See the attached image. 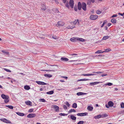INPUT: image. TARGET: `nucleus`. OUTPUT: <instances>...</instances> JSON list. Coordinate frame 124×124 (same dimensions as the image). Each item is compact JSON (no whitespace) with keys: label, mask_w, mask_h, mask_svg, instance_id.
<instances>
[{"label":"nucleus","mask_w":124,"mask_h":124,"mask_svg":"<svg viewBox=\"0 0 124 124\" xmlns=\"http://www.w3.org/2000/svg\"><path fill=\"white\" fill-rule=\"evenodd\" d=\"M78 7L79 10H80L82 8L84 11L86 10V4L85 2H83L81 3L80 2H78Z\"/></svg>","instance_id":"nucleus-1"},{"label":"nucleus","mask_w":124,"mask_h":124,"mask_svg":"<svg viewBox=\"0 0 124 124\" xmlns=\"http://www.w3.org/2000/svg\"><path fill=\"white\" fill-rule=\"evenodd\" d=\"M98 16L96 15H91L90 16V18L92 20H94L97 19Z\"/></svg>","instance_id":"nucleus-2"},{"label":"nucleus","mask_w":124,"mask_h":124,"mask_svg":"<svg viewBox=\"0 0 124 124\" xmlns=\"http://www.w3.org/2000/svg\"><path fill=\"white\" fill-rule=\"evenodd\" d=\"M0 120L1 121L7 123L11 124V123L10 121L8 120L5 118L0 119Z\"/></svg>","instance_id":"nucleus-3"},{"label":"nucleus","mask_w":124,"mask_h":124,"mask_svg":"<svg viewBox=\"0 0 124 124\" xmlns=\"http://www.w3.org/2000/svg\"><path fill=\"white\" fill-rule=\"evenodd\" d=\"M87 114L88 113L87 112H85L83 113H77V115L78 116H86Z\"/></svg>","instance_id":"nucleus-4"},{"label":"nucleus","mask_w":124,"mask_h":124,"mask_svg":"<svg viewBox=\"0 0 124 124\" xmlns=\"http://www.w3.org/2000/svg\"><path fill=\"white\" fill-rule=\"evenodd\" d=\"M53 109L55 110V112H58L59 110V107L57 106L56 105H54L53 106Z\"/></svg>","instance_id":"nucleus-5"},{"label":"nucleus","mask_w":124,"mask_h":124,"mask_svg":"<svg viewBox=\"0 0 124 124\" xmlns=\"http://www.w3.org/2000/svg\"><path fill=\"white\" fill-rule=\"evenodd\" d=\"M69 4L71 8H73L74 4V1L73 0H70Z\"/></svg>","instance_id":"nucleus-6"},{"label":"nucleus","mask_w":124,"mask_h":124,"mask_svg":"<svg viewBox=\"0 0 124 124\" xmlns=\"http://www.w3.org/2000/svg\"><path fill=\"white\" fill-rule=\"evenodd\" d=\"M36 116V114H30L28 115L27 117L28 118H32L35 117Z\"/></svg>","instance_id":"nucleus-7"},{"label":"nucleus","mask_w":124,"mask_h":124,"mask_svg":"<svg viewBox=\"0 0 124 124\" xmlns=\"http://www.w3.org/2000/svg\"><path fill=\"white\" fill-rule=\"evenodd\" d=\"M1 97L4 99H8L9 96L7 95H6L4 94H2L1 95Z\"/></svg>","instance_id":"nucleus-8"},{"label":"nucleus","mask_w":124,"mask_h":124,"mask_svg":"<svg viewBox=\"0 0 124 124\" xmlns=\"http://www.w3.org/2000/svg\"><path fill=\"white\" fill-rule=\"evenodd\" d=\"M39 85H45L47 84L43 82L36 81V82Z\"/></svg>","instance_id":"nucleus-9"},{"label":"nucleus","mask_w":124,"mask_h":124,"mask_svg":"<svg viewBox=\"0 0 124 124\" xmlns=\"http://www.w3.org/2000/svg\"><path fill=\"white\" fill-rule=\"evenodd\" d=\"M78 38L73 37L71 38L70 40L72 42H74L77 41Z\"/></svg>","instance_id":"nucleus-10"},{"label":"nucleus","mask_w":124,"mask_h":124,"mask_svg":"<svg viewBox=\"0 0 124 124\" xmlns=\"http://www.w3.org/2000/svg\"><path fill=\"white\" fill-rule=\"evenodd\" d=\"M102 83L101 82H93L90 83H89L90 85H95L99 83Z\"/></svg>","instance_id":"nucleus-11"},{"label":"nucleus","mask_w":124,"mask_h":124,"mask_svg":"<svg viewBox=\"0 0 124 124\" xmlns=\"http://www.w3.org/2000/svg\"><path fill=\"white\" fill-rule=\"evenodd\" d=\"M87 94L86 93H83L82 92H79L77 93L76 94L78 96H80L81 95H86Z\"/></svg>","instance_id":"nucleus-12"},{"label":"nucleus","mask_w":124,"mask_h":124,"mask_svg":"<svg viewBox=\"0 0 124 124\" xmlns=\"http://www.w3.org/2000/svg\"><path fill=\"white\" fill-rule=\"evenodd\" d=\"M61 60L62 61H64L65 62H67L69 60V59L66 57H62L61 59Z\"/></svg>","instance_id":"nucleus-13"},{"label":"nucleus","mask_w":124,"mask_h":124,"mask_svg":"<svg viewBox=\"0 0 124 124\" xmlns=\"http://www.w3.org/2000/svg\"><path fill=\"white\" fill-rule=\"evenodd\" d=\"M1 52L5 55H9V52L6 50H1Z\"/></svg>","instance_id":"nucleus-14"},{"label":"nucleus","mask_w":124,"mask_h":124,"mask_svg":"<svg viewBox=\"0 0 124 124\" xmlns=\"http://www.w3.org/2000/svg\"><path fill=\"white\" fill-rule=\"evenodd\" d=\"M57 24L59 26H63L64 25V23L62 21H60L58 22Z\"/></svg>","instance_id":"nucleus-15"},{"label":"nucleus","mask_w":124,"mask_h":124,"mask_svg":"<svg viewBox=\"0 0 124 124\" xmlns=\"http://www.w3.org/2000/svg\"><path fill=\"white\" fill-rule=\"evenodd\" d=\"M108 104L110 107L113 106L114 105L113 103L111 101H109L108 102Z\"/></svg>","instance_id":"nucleus-16"},{"label":"nucleus","mask_w":124,"mask_h":124,"mask_svg":"<svg viewBox=\"0 0 124 124\" xmlns=\"http://www.w3.org/2000/svg\"><path fill=\"white\" fill-rule=\"evenodd\" d=\"M44 76L45 77L48 78H50L52 76V75L48 74H44Z\"/></svg>","instance_id":"nucleus-17"},{"label":"nucleus","mask_w":124,"mask_h":124,"mask_svg":"<svg viewBox=\"0 0 124 124\" xmlns=\"http://www.w3.org/2000/svg\"><path fill=\"white\" fill-rule=\"evenodd\" d=\"M25 103L28 105L31 106V102L30 101H25Z\"/></svg>","instance_id":"nucleus-18"},{"label":"nucleus","mask_w":124,"mask_h":124,"mask_svg":"<svg viewBox=\"0 0 124 124\" xmlns=\"http://www.w3.org/2000/svg\"><path fill=\"white\" fill-rule=\"evenodd\" d=\"M16 114L18 115L21 116H24V114L23 113H21L19 112H16Z\"/></svg>","instance_id":"nucleus-19"},{"label":"nucleus","mask_w":124,"mask_h":124,"mask_svg":"<svg viewBox=\"0 0 124 124\" xmlns=\"http://www.w3.org/2000/svg\"><path fill=\"white\" fill-rule=\"evenodd\" d=\"M94 118L95 119H99L100 118H101V115H99L97 116H95L94 117Z\"/></svg>","instance_id":"nucleus-20"},{"label":"nucleus","mask_w":124,"mask_h":124,"mask_svg":"<svg viewBox=\"0 0 124 124\" xmlns=\"http://www.w3.org/2000/svg\"><path fill=\"white\" fill-rule=\"evenodd\" d=\"M93 108L92 107L89 106L87 107V109L90 111H91L93 109Z\"/></svg>","instance_id":"nucleus-21"},{"label":"nucleus","mask_w":124,"mask_h":124,"mask_svg":"<svg viewBox=\"0 0 124 124\" xmlns=\"http://www.w3.org/2000/svg\"><path fill=\"white\" fill-rule=\"evenodd\" d=\"M24 88L25 89L28 90L30 89V86L28 85H26L24 86Z\"/></svg>","instance_id":"nucleus-22"},{"label":"nucleus","mask_w":124,"mask_h":124,"mask_svg":"<svg viewBox=\"0 0 124 124\" xmlns=\"http://www.w3.org/2000/svg\"><path fill=\"white\" fill-rule=\"evenodd\" d=\"M70 117L71 119L74 120H75L76 119V117L72 115H70Z\"/></svg>","instance_id":"nucleus-23"},{"label":"nucleus","mask_w":124,"mask_h":124,"mask_svg":"<svg viewBox=\"0 0 124 124\" xmlns=\"http://www.w3.org/2000/svg\"><path fill=\"white\" fill-rule=\"evenodd\" d=\"M78 21V19L75 20L73 22H71L70 23L71 24H74V25H76L77 23V21Z\"/></svg>","instance_id":"nucleus-24"},{"label":"nucleus","mask_w":124,"mask_h":124,"mask_svg":"<svg viewBox=\"0 0 124 124\" xmlns=\"http://www.w3.org/2000/svg\"><path fill=\"white\" fill-rule=\"evenodd\" d=\"M76 111L75 109H71L68 111V113H71L72 112H75Z\"/></svg>","instance_id":"nucleus-25"},{"label":"nucleus","mask_w":124,"mask_h":124,"mask_svg":"<svg viewBox=\"0 0 124 124\" xmlns=\"http://www.w3.org/2000/svg\"><path fill=\"white\" fill-rule=\"evenodd\" d=\"M77 41H78L83 42L85 41V39H83L78 38Z\"/></svg>","instance_id":"nucleus-26"},{"label":"nucleus","mask_w":124,"mask_h":124,"mask_svg":"<svg viewBox=\"0 0 124 124\" xmlns=\"http://www.w3.org/2000/svg\"><path fill=\"white\" fill-rule=\"evenodd\" d=\"M76 27L75 26H70V25L68 26L66 28L68 29H72L73 28H75Z\"/></svg>","instance_id":"nucleus-27"},{"label":"nucleus","mask_w":124,"mask_h":124,"mask_svg":"<svg viewBox=\"0 0 124 124\" xmlns=\"http://www.w3.org/2000/svg\"><path fill=\"white\" fill-rule=\"evenodd\" d=\"M90 79L86 78L78 80V81H88Z\"/></svg>","instance_id":"nucleus-28"},{"label":"nucleus","mask_w":124,"mask_h":124,"mask_svg":"<svg viewBox=\"0 0 124 124\" xmlns=\"http://www.w3.org/2000/svg\"><path fill=\"white\" fill-rule=\"evenodd\" d=\"M46 8L44 4L42 5L41 9L43 10H45L46 9Z\"/></svg>","instance_id":"nucleus-29"},{"label":"nucleus","mask_w":124,"mask_h":124,"mask_svg":"<svg viewBox=\"0 0 124 124\" xmlns=\"http://www.w3.org/2000/svg\"><path fill=\"white\" fill-rule=\"evenodd\" d=\"M72 107L73 108H76L77 107V103H74L72 105Z\"/></svg>","instance_id":"nucleus-30"},{"label":"nucleus","mask_w":124,"mask_h":124,"mask_svg":"<svg viewBox=\"0 0 124 124\" xmlns=\"http://www.w3.org/2000/svg\"><path fill=\"white\" fill-rule=\"evenodd\" d=\"M101 118H103L107 117L108 116V115L106 114H104L101 115Z\"/></svg>","instance_id":"nucleus-31"},{"label":"nucleus","mask_w":124,"mask_h":124,"mask_svg":"<svg viewBox=\"0 0 124 124\" xmlns=\"http://www.w3.org/2000/svg\"><path fill=\"white\" fill-rule=\"evenodd\" d=\"M54 93V92L53 91H51L46 92V94H52Z\"/></svg>","instance_id":"nucleus-32"},{"label":"nucleus","mask_w":124,"mask_h":124,"mask_svg":"<svg viewBox=\"0 0 124 124\" xmlns=\"http://www.w3.org/2000/svg\"><path fill=\"white\" fill-rule=\"evenodd\" d=\"M111 22L112 23H116V19L113 18L111 20Z\"/></svg>","instance_id":"nucleus-33"},{"label":"nucleus","mask_w":124,"mask_h":124,"mask_svg":"<svg viewBox=\"0 0 124 124\" xmlns=\"http://www.w3.org/2000/svg\"><path fill=\"white\" fill-rule=\"evenodd\" d=\"M109 38V37L108 36H104L103 37L102 39L103 40H105L107 39H108Z\"/></svg>","instance_id":"nucleus-34"},{"label":"nucleus","mask_w":124,"mask_h":124,"mask_svg":"<svg viewBox=\"0 0 124 124\" xmlns=\"http://www.w3.org/2000/svg\"><path fill=\"white\" fill-rule=\"evenodd\" d=\"M104 51H102L101 50H99L95 52V53L96 54H100L101 53H103L104 52Z\"/></svg>","instance_id":"nucleus-35"},{"label":"nucleus","mask_w":124,"mask_h":124,"mask_svg":"<svg viewBox=\"0 0 124 124\" xmlns=\"http://www.w3.org/2000/svg\"><path fill=\"white\" fill-rule=\"evenodd\" d=\"M6 106L11 109H13V107L11 105H7Z\"/></svg>","instance_id":"nucleus-36"},{"label":"nucleus","mask_w":124,"mask_h":124,"mask_svg":"<svg viewBox=\"0 0 124 124\" xmlns=\"http://www.w3.org/2000/svg\"><path fill=\"white\" fill-rule=\"evenodd\" d=\"M107 21L106 20H105L103 22V24L101 26V28H102L104 25V24L107 23Z\"/></svg>","instance_id":"nucleus-37"},{"label":"nucleus","mask_w":124,"mask_h":124,"mask_svg":"<svg viewBox=\"0 0 124 124\" xmlns=\"http://www.w3.org/2000/svg\"><path fill=\"white\" fill-rule=\"evenodd\" d=\"M113 85V84L112 83L110 82H108L107 83H106L105 85H108L109 86H110Z\"/></svg>","instance_id":"nucleus-38"},{"label":"nucleus","mask_w":124,"mask_h":124,"mask_svg":"<svg viewBox=\"0 0 124 124\" xmlns=\"http://www.w3.org/2000/svg\"><path fill=\"white\" fill-rule=\"evenodd\" d=\"M59 115L61 116H66L68 114H66L65 113H59Z\"/></svg>","instance_id":"nucleus-39"},{"label":"nucleus","mask_w":124,"mask_h":124,"mask_svg":"<svg viewBox=\"0 0 124 124\" xmlns=\"http://www.w3.org/2000/svg\"><path fill=\"white\" fill-rule=\"evenodd\" d=\"M39 101L43 102H46V100L44 98L40 99H39Z\"/></svg>","instance_id":"nucleus-40"},{"label":"nucleus","mask_w":124,"mask_h":124,"mask_svg":"<svg viewBox=\"0 0 124 124\" xmlns=\"http://www.w3.org/2000/svg\"><path fill=\"white\" fill-rule=\"evenodd\" d=\"M65 104L68 107H69L70 106V104L69 103L68 101H66L65 103Z\"/></svg>","instance_id":"nucleus-41"},{"label":"nucleus","mask_w":124,"mask_h":124,"mask_svg":"<svg viewBox=\"0 0 124 124\" xmlns=\"http://www.w3.org/2000/svg\"><path fill=\"white\" fill-rule=\"evenodd\" d=\"M121 107L122 108H124V103L123 102H122L120 104Z\"/></svg>","instance_id":"nucleus-42"},{"label":"nucleus","mask_w":124,"mask_h":124,"mask_svg":"<svg viewBox=\"0 0 124 124\" xmlns=\"http://www.w3.org/2000/svg\"><path fill=\"white\" fill-rule=\"evenodd\" d=\"M111 49L110 48H107L105 49V50L104 51L105 52H108V51H111Z\"/></svg>","instance_id":"nucleus-43"},{"label":"nucleus","mask_w":124,"mask_h":124,"mask_svg":"<svg viewBox=\"0 0 124 124\" xmlns=\"http://www.w3.org/2000/svg\"><path fill=\"white\" fill-rule=\"evenodd\" d=\"M84 122L83 121H79L77 124H83Z\"/></svg>","instance_id":"nucleus-44"},{"label":"nucleus","mask_w":124,"mask_h":124,"mask_svg":"<svg viewBox=\"0 0 124 124\" xmlns=\"http://www.w3.org/2000/svg\"><path fill=\"white\" fill-rule=\"evenodd\" d=\"M47 65H48V66H47V67H48V68H51L49 66H57V65H49L47 64Z\"/></svg>","instance_id":"nucleus-45"},{"label":"nucleus","mask_w":124,"mask_h":124,"mask_svg":"<svg viewBox=\"0 0 124 124\" xmlns=\"http://www.w3.org/2000/svg\"><path fill=\"white\" fill-rule=\"evenodd\" d=\"M33 108H31L28 110V112L30 113H31L33 112Z\"/></svg>","instance_id":"nucleus-46"},{"label":"nucleus","mask_w":124,"mask_h":124,"mask_svg":"<svg viewBox=\"0 0 124 124\" xmlns=\"http://www.w3.org/2000/svg\"><path fill=\"white\" fill-rule=\"evenodd\" d=\"M96 13L98 14H99L101 13V12L99 10H97L96 11Z\"/></svg>","instance_id":"nucleus-47"},{"label":"nucleus","mask_w":124,"mask_h":124,"mask_svg":"<svg viewBox=\"0 0 124 124\" xmlns=\"http://www.w3.org/2000/svg\"><path fill=\"white\" fill-rule=\"evenodd\" d=\"M4 70L6 71L9 72H11V71L10 70H9L6 69H4Z\"/></svg>","instance_id":"nucleus-48"},{"label":"nucleus","mask_w":124,"mask_h":124,"mask_svg":"<svg viewBox=\"0 0 124 124\" xmlns=\"http://www.w3.org/2000/svg\"><path fill=\"white\" fill-rule=\"evenodd\" d=\"M4 101L5 103H7L9 102V100L8 99H5L4 100Z\"/></svg>","instance_id":"nucleus-49"},{"label":"nucleus","mask_w":124,"mask_h":124,"mask_svg":"<svg viewBox=\"0 0 124 124\" xmlns=\"http://www.w3.org/2000/svg\"><path fill=\"white\" fill-rule=\"evenodd\" d=\"M66 6L68 8H69L70 7L69 3H67L65 4Z\"/></svg>","instance_id":"nucleus-50"},{"label":"nucleus","mask_w":124,"mask_h":124,"mask_svg":"<svg viewBox=\"0 0 124 124\" xmlns=\"http://www.w3.org/2000/svg\"><path fill=\"white\" fill-rule=\"evenodd\" d=\"M63 108L64 109H67V107L65 105H63Z\"/></svg>","instance_id":"nucleus-51"},{"label":"nucleus","mask_w":124,"mask_h":124,"mask_svg":"<svg viewBox=\"0 0 124 124\" xmlns=\"http://www.w3.org/2000/svg\"><path fill=\"white\" fill-rule=\"evenodd\" d=\"M44 70L46 71H54L55 70Z\"/></svg>","instance_id":"nucleus-52"},{"label":"nucleus","mask_w":124,"mask_h":124,"mask_svg":"<svg viewBox=\"0 0 124 124\" xmlns=\"http://www.w3.org/2000/svg\"><path fill=\"white\" fill-rule=\"evenodd\" d=\"M74 10L75 11H77L78 9H77V7H76L75 6L74 8Z\"/></svg>","instance_id":"nucleus-53"},{"label":"nucleus","mask_w":124,"mask_h":124,"mask_svg":"<svg viewBox=\"0 0 124 124\" xmlns=\"http://www.w3.org/2000/svg\"><path fill=\"white\" fill-rule=\"evenodd\" d=\"M117 14H114L113 15L111 16V17L114 18L116 17L117 16Z\"/></svg>","instance_id":"nucleus-54"},{"label":"nucleus","mask_w":124,"mask_h":124,"mask_svg":"<svg viewBox=\"0 0 124 124\" xmlns=\"http://www.w3.org/2000/svg\"><path fill=\"white\" fill-rule=\"evenodd\" d=\"M93 73H97V74H99V73H102V72H101L100 71H98V72H93Z\"/></svg>","instance_id":"nucleus-55"},{"label":"nucleus","mask_w":124,"mask_h":124,"mask_svg":"<svg viewBox=\"0 0 124 124\" xmlns=\"http://www.w3.org/2000/svg\"><path fill=\"white\" fill-rule=\"evenodd\" d=\"M82 75L84 76H90L89 74H82Z\"/></svg>","instance_id":"nucleus-56"},{"label":"nucleus","mask_w":124,"mask_h":124,"mask_svg":"<svg viewBox=\"0 0 124 124\" xmlns=\"http://www.w3.org/2000/svg\"><path fill=\"white\" fill-rule=\"evenodd\" d=\"M118 14L121 16H123L124 15V12L123 14L119 13H118Z\"/></svg>","instance_id":"nucleus-57"},{"label":"nucleus","mask_w":124,"mask_h":124,"mask_svg":"<svg viewBox=\"0 0 124 124\" xmlns=\"http://www.w3.org/2000/svg\"><path fill=\"white\" fill-rule=\"evenodd\" d=\"M107 75V74H102L101 75V76L102 77H103Z\"/></svg>","instance_id":"nucleus-58"},{"label":"nucleus","mask_w":124,"mask_h":124,"mask_svg":"<svg viewBox=\"0 0 124 124\" xmlns=\"http://www.w3.org/2000/svg\"><path fill=\"white\" fill-rule=\"evenodd\" d=\"M71 56H77L78 55V54H72L70 55Z\"/></svg>","instance_id":"nucleus-59"},{"label":"nucleus","mask_w":124,"mask_h":124,"mask_svg":"<svg viewBox=\"0 0 124 124\" xmlns=\"http://www.w3.org/2000/svg\"><path fill=\"white\" fill-rule=\"evenodd\" d=\"M91 1L89 0H88L87 1V4L90 5V4Z\"/></svg>","instance_id":"nucleus-60"},{"label":"nucleus","mask_w":124,"mask_h":124,"mask_svg":"<svg viewBox=\"0 0 124 124\" xmlns=\"http://www.w3.org/2000/svg\"><path fill=\"white\" fill-rule=\"evenodd\" d=\"M105 106L106 107V108H108L110 107L108 104L107 105V104H105Z\"/></svg>","instance_id":"nucleus-61"},{"label":"nucleus","mask_w":124,"mask_h":124,"mask_svg":"<svg viewBox=\"0 0 124 124\" xmlns=\"http://www.w3.org/2000/svg\"><path fill=\"white\" fill-rule=\"evenodd\" d=\"M55 12H56V13H58L59 11V10H58L57 9H55Z\"/></svg>","instance_id":"nucleus-62"},{"label":"nucleus","mask_w":124,"mask_h":124,"mask_svg":"<svg viewBox=\"0 0 124 124\" xmlns=\"http://www.w3.org/2000/svg\"><path fill=\"white\" fill-rule=\"evenodd\" d=\"M77 61V60H70V61H69V62H75L76 61Z\"/></svg>","instance_id":"nucleus-63"},{"label":"nucleus","mask_w":124,"mask_h":124,"mask_svg":"<svg viewBox=\"0 0 124 124\" xmlns=\"http://www.w3.org/2000/svg\"><path fill=\"white\" fill-rule=\"evenodd\" d=\"M67 0H62V1L64 3H65L66 2Z\"/></svg>","instance_id":"nucleus-64"}]
</instances>
